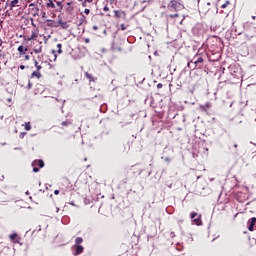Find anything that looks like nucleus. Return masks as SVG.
<instances>
[{
    "mask_svg": "<svg viewBox=\"0 0 256 256\" xmlns=\"http://www.w3.org/2000/svg\"><path fill=\"white\" fill-rule=\"evenodd\" d=\"M193 222H194L196 225H199V223H201V215H199L197 218H193Z\"/></svg>",
    "mask_w": 256,
    "mask_h": 256,
    "instance_id": "18",
    "label": "nucleus"
},
{
    "mask_svg": "<svg viewBox=\"0 0 256 256\" xmlns=\"http://www.w3.org/2000/svg\"><path fill=\"white\" fill-rule=\"evenodd\" d=\"M56 213H59V208H56Z\"/></svg>",
    "mask_w": 256,
    "mask_h": 256,
    "instance_id": "44",
    "label": "nucleus"
},
{
    "mask_svg": "<svg viewBox=\"0 0 256 256\" xmlns=\"http://www.w3.org/2000/svg\"><path fill=\"white\" fill-rule=\"evenodd\" d=\"M7 101H8V103H11L12 99H11V98H8Z\"/></svg>",
    "mask_w": 256,
    "mask_h": 256,
    "instance_id": "42",
    "label": "nucleus"
},
{
    "mask_svg": "<svg viewBox=\"0 0 256 256\" xmlns=\"http://www.w3.org/2000/svg\"><path fill=\"white\" fill-rule=\"evenodd\" d=\"M58 23L62 29H69V24L63 20H58Z\"/></svg>",
    "mask_w": 256,
    "mask_h": 256,
    "instance_id": "10",
    "label": "nucleus"
},
{
    "mask_svg": "<svg viewBox=\"0 0 256 256\" xmlns=\"http://www.w3.org/2000/svg\"><path fill=\"white\" fill-rule=\"evenodd\" d=\"M74 247L76 248L74 255H81V253H83V249H84L83 246L75 245Z\"/></svg>",
    "mask_w": 256,
    "mask_h": 256,
    "instance_id": "9",
    "label": "nucleus"
},
{
    "mask_svg": "<svg viewBox=\"0 0 256 256\" xmlns=\"http://www.w3.org/2000/svg\"><path fill=\"white\" fill-rule=\"evenodd\" d=\"M29 59H30V56H29V55H26V56H25V60H26V61H29Z\"/></svg>",
    "mask_w": 256,
    "mask_h": 256,
    "instance_id": "34",
    "label": "nucleus"
},
{
    "mask_svg": "<svg viewBox=\"0 0 256 256\" xmlns=\"http://www.w3.org/2000/svg\"><path fill=\"white\" fill-rule=\"evenodd\" d=\"M85 1H88V3H97V1L99 0H85Z\"/></svg>",
    "mask_w": 256,
    "mask_h": 256,
    "instance_id": "30",
    "label": "nucleus"
},
{
    "mask_svg": "<svg viewBox=\"0 0 256 256\" xmlns=\"http://www.w3.org/2000/svg\"><path fill=\"white\" fill-rule=\"evenodd\" d=\"M84 13H85V15H89V13H91V10H89V9L86 8V9L84 10Z\"/></svg>",
    "mask_w": 256,
    "mask_h": 256,
    "instance_id": "29",
    "label": "nucleus"
},
{
    "mask_svg": "<svg viewBox=\"0 0 256 256\" xmlns=\"http://www.w3.org/2000/svg\"><path fill=\"white\" fill-rule=\"evenodd\" d=\"M54 194L59 195V190H55Z\"/></svg>",
    "mask_w": 256,
    "mask_h": 256,
    "instance_id": "38",
    "label": "nucleus"
},
{
    "mask_svg": "<svg viewBox=\"0 0 256 256\" xmlns=\"http://www.w3.org/2000/svg\"><path fill=\"white\" fill-rule=\"evenodd\" d=\"M62 45L61 44H57V53H59L61 55V53H63V50L61 49Z\"/></svg>",
    "mask_w": 256,
    "mask_h": 256,
    "instance_id": "23",
    "label": "nucleus"
},
{
    "mask_svg": "<svg viewBox=\"0 0 256 256\" xmlns=\"http://www.w3.org/2000/svg\"><path fill=\"white\" fill-rule=\"evenodd\" d=\"M20 69H25V66L24 65H20Z\"/></svg>",
    "mask_w": 256,
    "mask_h": 256,
    "instance_id": "41",
    "label": "nucleus"
},
{
    "mask_svg": "<svg viewBox=\"0 0 256 256\" xmlns=\"http://www.w3.org/2000/svg\"><path fill=\"white\" fill-rule=\"evenodd\" d=\"M71 121L70 120H66V121H63L62 123H61V125H62V127H67V126H69V125H71Z\"/></svg>",
    "mask_w": 256,
    "mask_h": 256,
    "instance_id": "19",
    "label": "nucleus"
},
{
    "mask_svg": "<svg viewBox=\"0 0 256 256\" xmlns=\"http://www.w3.org/2000/svg\"><path fill=\"white\" fill-rule=\"evenodd\" d=\"M231 5V2L226 1L224 4H222V9H227V6Z\"/></svg>",
    "mask_w": 256,
    "mask_h": 256,
    "instance_id": "22",
    "label": "nucleus"
},
{
    "mask_svg": "<svg viewBox=\"0 0 256 256\" xmlns=\"http://www.w3.org/2000/svg\"><path fill=\"white\" fill-rule=\"evenodd\" d=\"M78 1L83 2V0H78Z\"/></svg>",
    "mask_w": 256,
    "mask_h": 256,
    "instance_id": "48",
    "label": "nucleus"
},
{
    "mask_svg": "<svg viewBox=\"0 0 256 256\" xmlns=\"http://www.w3.org/2000/svg\"><path fill=\"white\" fill-rule=\"evenodd\" d=\"M33 51L36 54L43 53V46H39L38 48H34Z\"/></svg>",
    "mask_w": 256,
    "mask_h": 256,
    "instance_id": "16",
    "label": "nucleus"
},
{
    "mask_svg": "<svg viewBox=\"0 0 256 256\" xmlns=\"http://www.w3.org/2000/svg\"><path fill=\"white\" fill-rule=\"evenodd\" d=\"M47 9H51L52 11H62L63 10V4L56 0H48L46 3Z\"/></svg>",
    "mask_w": 256,
    "mask_h": 256,
    "instance_id": "2",
    "label": "nucleus"
},
{
    "mask_svg": "<svg viewBox=\"0 0 256 256\" xmlns=\"http://www.w3.org/2000/svg\"><path fill=\"white\" fill-rule=\"evenodd\" d=\"M199 214L197 212L191 213V219H195V217H198Z\"/></svg>",
    "mask_w": 256,
    "mask_h": 256,
    "instance_id": "26",
    "label": "nucleus"
},
{
    "mask_svg": "<svg viewBox=\"0 0 256 256\" xmlns=\"http://www.w3.org/2000/svg\"><path fill=\"white\" fill-rule=\"evenodd\" d=\"M31 77H37V79H41V72H39V70H36L31 74Z\"/></svg>",
    "mask_w": 256,
    "mask_h": 256,
    "instance_id": "14",
    "label": "nucleus"
},
{
    "mask_svg": "<svg viewBox=\"0 0 256 256\" xmlns=\"http://www.w3.org/2000/svg\"><path fill=\"white\" fill-rule=\"evenodd\" d=\"M120 28H121V31H125L127 29V26H125V24H121Z\"/></svg>",
    "mask_w": 256,
    "mask_h": 256,
    "instance_id": "27",
    "label": "nucleus"
},
{
    "mask_svg": "<svg viewBox=\"0 0 256 256\" xmlns=\"http://www.w3.org/2000/svg\"><path fill=\"white\" fill-rule=\"evenodd\" d=\"M68 11H73V8H68Z\"/></svg>",
    "mask_w": 256,
    "mask_h": 256,
    "instance_id": "43",
    "label": "nucleus"
},
{
    "mask_svg": "<svg viewBox=\"0 0 256 256\" xmlns=\"http://www.w3.org/2000/svg\"><path fill=\"white\" fill-rule=\"evenodd\" d=\"M168 17H169L170 19H174V17H179V13L170 14V15H168Z\"/></svg>",
    "mask_w": 256,
    "mask_h": 256,
    "instance_id": "24",
    "label": "nucleus"
},
{
    "mask_svg": "<svg viewBox=\"0 0 256 256\" xmlns=\"http://www.w3.org/2000/svg\"><path fill=\"white\" fill-rule=\"evenodd\" d=\"M31 87H32V84H31V82H29L28 89H31Z\"/></svg>",
    "mask_w": 256,
    "mask_h": 256,
    "instance_id": "37",
    "label": "nucleus"
},
{
    "mask_svg": "<svg viewBox=\"0 0 256 256\" xmlns=\"http://www.w3.org/2000/svg\"><path fill=\"white\" fill-rule=\"evenodd\" d=\"M17 237V234H11L10 235V239H11V241H14V239Z\"/></svg>",
    "mask_w": 256,
    "mask_h": 256,
    "instance_id": "28",
    "label": "nucleus"
},
{
    "mask_svg": "<svg viewBox=\"0 0 256 256\" xmlns=\"http://www.w3.org/2000/svg\"><path fill=\"white\" fill-rule=\"evenodd\" d=\"M87 3H89V1H85L82 3V7H87Z\"/></svg>",
    "mask_w": 256,
    "mask_h": 256,
    "instance_id": "31",
    "label": "nucleus"
},
{
    "mask_svg": "<svg viewBox=\"0 0 256 256\" xmlns=\"http://www.w3.org/2000/svg\"><path fill=\"white\" fill-rule=\"evenodd\" d=\"M26 195H29V192H26Z\"/></svg>",
    "mask_w": 256,
    "mask_h": 256,
    "instance_id": "47",
    "label": "nucleus"
},
{
    "mask_svg": "<svg viewBox=\"0 0 256 256\" xmlns=\"http://www.w3.org/2000/svg\"><path fill=\"white\" fill-rule=\"evenodd\" d=\"M168 7L169 9H174L175 11H177V9H181L183 5H181V3L178 2L177 0H172Z\"/></svg>",
    "mask_w": 256,
    "mask_h": 256,
    "instance_id": "4",
    "label": "nucleus"
},
{
    "mask_svg": "<svg viewBox=\"0 0 256 256\" xmlns=\"http://www.w3.org/2000/svg\"><path fill=\"white\" fill-rule=\"evenodd\" d=\"M27 51H29V49H27V47L21 45L18 47V52L20 53V55H25L27 53Z\"/></svg>",
    "mask_w": 256,
    "mask_h": 256,
    "instance_id": "8",
    "label": "nucleus"
},
{
    "mask_svg": "<svg viewBox=\"0 0 256 256\" xmlns=\"http://www.w3.org/2000/svg\"><path fill=\"white\" fill-rule=\"evenodd\" d=\"M203 57L201 55H196L190 62H188L187 67L189 69H195L199 67L201 69V65H203Z\"/></svg>",
    "mask_w": 256,
    "mask_h": 256,
    "instance_id": "1",
    "label": "nucleus"
},
{
    "mask_svg": "<svg viewBox=\"0 0 256 256\" xmlns=\"http://www.w3.org/2000/svg\"><path fill=\"white\" fill-rule=\"evenodd\" d=\"M253 19H255V16H253Z\"/></svg>",
    "mask_w": 256,
    "mask_h": 256,
    "instance_id": "50",
    "label": "nucleus"
},
{
    "mask_svg": "<svg viewBox=\"0 0 256 256\" xmlns=\"http://www.w3.org/2000/svg\"><path fill=\"white\" fill-rule=\"evenodd\" d=\"M89 42H90L89 38H86L85 43H89Z\"/></svg>",
    "mask_w": 256,
    "mask_h": 256,
    "instance_id": "39",
    "label": "nucleus"
},
{
    "mask_svg": "<svg viewBox=\"0 0 256 256\" xmlns=\"http://www.w3.org/2000/svg\"><path fill=\"white\" fill-rule=\"evenodd\" d=\"M114 17H116V19H126L127 14L122 10H114Z\"/></svg>",
    "mask_w": 256,
    "mask_h": 256,
    "instance_id": "5",
    "label": "nucleus"
},
{
    "mask_svg": "<svg viewBox=\"0 0 256 256\" xmlns=\"http://www.w3.org/2000/svg\"><path fill=\"white\" fill-rule=\"evenodd\" d=\"M34 65H35L37 71H41V69H43V67L41 65H39V62H37V60L34 61Z\"/></svg>",
    "mask_w": 256,
    "mask_h": 256,
    "instance_id": "17",
    "label": "nucleus"
},
{
    "mask_svg": "<svg viewBox=\"0 0 256 256\" xmlns=\"http://www.w3.org/2000/svg\"><path fill=\"white\" fill-rule=\"evenodd\" d=\"M201 111H204L205 113H207L208 109H211V103L207 102L204 106H200Z\"/></svg>",
    "mask_w": 256,
    "mask_h": 256,
    "instance_id": "11",
    "label": "nucleus"
},
{
    "mask_svg": "<svg viewBox=\"0 0 256 256\" xmlns=\"http://www.w3.org/2000/svg\"><path fill=\"white\" fill-rule=\"evenodd\" d=\"M29 7L32 9V11H34L33 17H39V6L31 3Z\"/></svg>",
    "mask_w": 256,
    "mask_h": 256,
    "instance_id": "6",
    "label": "nucleus"
},
{
    "mask_svg": "<svg viewBox=\"0 0 256 256\" xmlns=\"http://www.w3.org/2000/svg\"><path fill=\"white\" fill-rule=\"evenodd\" d=\"M19 0H13L11 3H10V7L11 9H13V7H20V4H19Z\"/></svg>",
    "mask_w": 256,
    "mask_h": 256,
    "instance_id": "13",
    "label": "nucleus"
},
{
    "mask_svg": "<svg viewBox=\"0 0 256 256\" xmlns=\"http://www.w3.org/2000/svg\"><path fill=\"white\" fill-rule=\"evenodd\" d=\"M41 17H42V19H44V21L47 19V13H45V12H42L41 13Z\"/></svg>",
    "mask_w": 256,
    "mask_h": 256,
    "instance_id": "25",
    "label": "nucleus"
},
{
    "mask_svg": "<svg viewBox=\"0 0 256 256\" xmlns=\"http://www.w3.org/2000/svg\"><path fill=\"white\" fill-rule=\"evenodd\" d=\"M97 29H99V27L93 26V30H94V31H97Z\"/></svg>",
    "mask_w": 256,
    "mask_h": 256,
    "instance_id": "35",
    "label": "nucleus"
},
{
    "mask_svg": "<svg viewBox=\"0 0 256 256\" xmlns=\"http://www.w3.org/2000/svg\"><path fill=\"white\" fill-rule=\"evenodd\" d=\"M31 21H32L33 27H37V25H35V23H33V19H31Z\"/></svg>",
    "mask_w": 256,
    "mask_h": 256,
    "instance_id": "40",
    "label": "nucleus"
},
{
    "mask_svg": "<svg viewBox=\"0 0 256 256\" xmlns=\"http://www.w3.org/2000/svg\"><path fill=\"white\" fill-rule=\"evenodd\" d=\"M106 51H107V50H106L105 48H102V49H101V52H102V53H105Z\"/></svg>",
    "mask_w": 256,
    "mask_h": 256,
    "instance_id": "36",
    "label": "nucleus"
},
{
    "mask_svg": "<svg viewBox=\"0 0 256 256\" xmlns=\"http://www.w3.org/2000/svg\"><path fill=\"white\" fill-rule=\"evenodd\" d=\"M76 245H81V243H83V238L81 237H77L75 240Z\"/></svg>",
    "mask_w": 256,
    "mask_h": 256,
    "instance_id": "20",
    "label": "nucleus"
},
{
    "mask_svg": "<svg viewBox=\"0 0 256 256\" xmlns=\"http://www.w3.org/2000/svg\"><path fill=\"white\" fill-rule=\"evenodd\" d=\"M103 11H105V12L109 11V7L108 6H104Z\"/></svg>",
    "mask_w": 256,
    "mask_h": 256,
    "instance_id": "33",
    "label": "nucleus"
},
{
    "mask_svg": "<svg viewBox=\"0 0 256 256\" xmlns=\"http://www.w3.org/2000/svg\"><path fill=\"white\" fill-rule=\"evenodd\" d=\"M25 130L26 131H31V123L30 122L25 123Z\"/></svg>",
    "mask_w": 256,
    "mask_h": 256,
    "instance_id": "21",
    "label": "nucleus"
},
{
    "mask_svg": "<svg viewBox=\"0 0 256 256\" xmlns=\"http://www.w3.org/2000/svg\"><path fill=\"white\" fill-rule=\"evenodd\" d=\"M255 225H256V218L253 217V218H251V219L248 221V229H249L250 231H254Z\"/></svg>",
    "mask_w": 256,
    "mask_h": 256,
    "instance_id": "7",
    "label": "nucleus"
},
{
    "mask_svg": "<svg viewBox=\"0 0 256 256\" xmlns=\"http://www.w3.org/2000/svg\"><path fill=\"white\" fill-rule=\"evenodd\" d=\"M52 53H55V50H53Z\"/></svg>",
    "mask_w": 256,
    "mask_h": 256,
    "instance_id": "49",
    "label": "nucleus"
},
{
    "mask_svg": "<svg viewBox=\"0 0 256 256\" xmlns=\"http://www.w3.org/2000/svg\"><path fill=\"white\" fill-rule=\"evenodd\" d=\"M32 167H33L34 173H39V168L43 169L45 167V162H43V160H34L32 162Z\"/></svg>",
    "mask_w": 256,
    "mask_h": 256,
    "instance_id": "3",
    "label": "nucleus"
},
{
    "mask_svg": "<svg viewBox=\"0 0 256 256\" xmlns=\"http://www.w3.org/2000/svg\"><path fill=\"white\" fill-rule=\"evenodd\" d=\"M36 37H37V33L32 32V34L27 38V41H33V39H35Z\"/></svg>",
    "mask_w": 256,
    "mask_h": 256,
    "instance_id": "15",
    "label": "nucleus"
},
{
    "mask_svg": "<svg viewBox=\"0 0 256 256\" xmlns=\"http://www.w3.org/2000/svg\"><path fill=\"white\" fill-rule=\"evenodd\" d=\"M234 147L237 148V144H234Z\"/></svg>",
    "mask_w": 256,
    "mask_h": 256,
    "instance_id": "45",
    "label": "nucleus"
},
{
    "mask_svg": "<svg viewBox=\"0 0 256 256\" xmlns=\"http://www.w3.org/2000/svg\"><path fill=\"white\" fill-rule=\"evenodd\" d=\"M85 77H87L90 82L95 83V81H97V78L93 77V75H91L89 72L85 73Z\"/></svg>",
    "mask_w": 256,
    "mask_h": 256,
    "instance_id": "12",
    "label": "nucleus"
},
{
    "mask_svg": "<svg viewBox=\"0 0 256 256\" xmlns=\"http://www.w3.org/2000/svg\"><path fill=\"white\" fill-rule=\"evenodd\" d=\"M163 88V84L159 83L157 84V89H162Z\"/></svg>",
    "mask_w": 256,
    "mask_h": 256,
    "instance_id": "32",
    "label": "nucleus"
},
{
    "mask_svg": "<svg viewBox=\"0 0 256 256\" xmlns=\"http://www.w3.org/2000/svg\"><path fill=\"white\" fill-rule=\"evenodd\" d=\"M207 5H211V3L208 2Z\"/></svg>",
    "mask_w": 256,
    "mask_h": 256,
    "instance_id": "46",
    "label": "nucleus"
}]
</instances>
